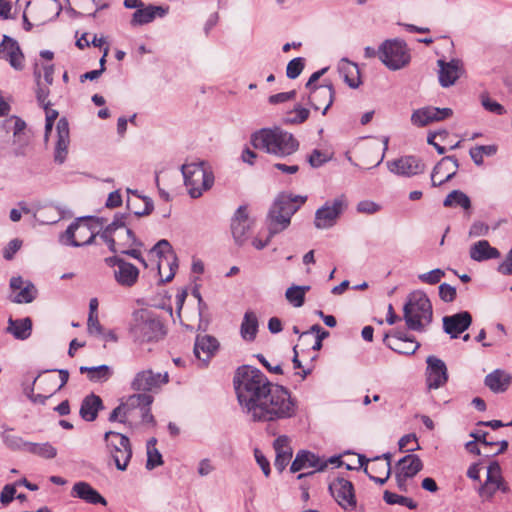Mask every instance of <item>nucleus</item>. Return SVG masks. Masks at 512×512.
I'll return each instance as SVG.
<instances>
[{
	"label": "nucleus",
	"mask_w": 512,
	"mask_h": 512,
	"mask_svg": "<svg viewBox=\"0 0 512 512\" xmlns=\"http://www.w3.org/2000/svg\"><path fill=\"white\" fill-rule=\"evenodd\" d=\"M239 378L235 384L237 397L242 409L254 418V409L261 405L274 384L269 382L267 377L258 369L243 366L238 369Z\"/></svg>",
	"instance_id": "obj_1"
},
{
	"label": "nucleus",
	"mask_w": 512,
	"mask_h": 512,
	"mask_svg": "<svg viewBox=\"0 0 512 512\" xmlns=\"http://www.w3.org/2000/svg\"><path fill=\"white\" fill-rule=\"evenodd\" d=\"M306 201V197L292 194L281 193L274 200L268 214L269 234L265 241L255 238L252 245L261 250L268 245L271 238L285 230L291 222V217L297 212L300 206Z\"/></svg>",
	"instance_id": "obj_2"
},
{
	"label": "nucleus",
	"mask_w": 512,
	"mask_h": 512,
	"mask_svg": "<svg viewBox=\"0 0 512 512\" xmlns=\"http://www.w3.org/2000/svg\"><path fill=\"white\" fill-rule=\"evenodd\" d=\"M270 389L265 400L254 409L252 420L255 422L278 421L291 418L296 413V402L286 388L275 384Z\"/></svg>",
	"instance_id": "obj_3"
},
{
	"label": "nucleus",
	"mask_w": 512,
	"mask_h": 512,
	"mask_svg": "<svg viewBox=\"0 0 512 512\" xmlns=\"http://www.w3.org/2000/svg\"><path fill=\"white\" fill-rule=\"evenodd\" d=\"M251 142L256 149L264 150L278 157L292 155L299 148L297 139L291 133L278 127L257 131L252 135Z\"/></svg>",
	"instance_id": "obj_4"
},
{
	"label": "nucleus",
	"mask_w": 512,
	"mask_h": 512,
	"mask_svg": "<svg viewBox=\"0 0 512 512\" xmlns=\"http://www.w3.org/2000/svg\"><path fill=\"white\" fill-rule=\"evenodd\" d=\"M432 305L424 292L414 291L407 297L403 307V318L408 329L423 332L432 322Z\"/></svg>",
	"instance_id": "obj_5"
},
{
	"label": "nucleus",
	"mask_w": 512,
	"mask_h": 512,
	"mask_svg": "<svg viewBox=\"0 0 512 512\" xmlns=\"http://www.w3.org/2000/svg\"><path fill=\"white\" fill-rule=\"evenodd\" d=\"M130 332L139 342L157 341L165 334L160 318L149 309H139L133 313Z\"/></svg>",
	"instance_id": "obj_6"
},
{
	"label": "nucleus",
	"mask_w": 512,
	"mask_h": 512,
	"mask_svg": "<svg viewBox=\"0 0 512 512\" xmlns=\"http://www.w3.org/2000/svg\"><path fill=\"white\" fill-rule=\"evenodd\" d=\"M185 186L192 198L200 197L214 183V175L205 162H193L181 167Z\"/></svg>",
	"instance_id": "obj_7"
},
{
	"label": "nucleus",
	"mask_w": 512,
	"mask_h": 512,
	"mask_svg": "<svg viewBox=\"0 0 512 512\" xmlns=\"http://www.w3.org/2000/svg\"><path fill=\"white\" fill-rule=\"evenodd\" d=\"M126 216L116 215L113 222L107 225L101 233V238L108 244L112 252H116V246L120 248L141 245L133 231L127 226Z\"/></svg>",
	"instance_id": "obj_8"
},
{
	"label": "nucleus",
	"mask_w": 512,
	"mask_h": 512,
	"mask_svg": "<svg viewBox=\"0 0 512 512\" xmlns=\"http://www.w3.org/2000/svg\"><path fill=\"white\" fill-rule=\"evenodd\" d=\"M378 55L383 64L391 70H399L410 62L409 50L400 40H386L380 46Z\"/></svg>",
	"instance_id": "obj_9"
},
{
	"label": "nucleus",
	"mask_w": 512,
	"mask_h": 512,
	"mask_svg": "<svg viewBox=\"0 0 512 512\" xmlns=\"http://www.w3.org/2000/svg\"><path fill=\"white\" fill-rule=\"evenodd\" d=\"M104 439L117 469L121 471L126 470L132 456L128 437L118 432L108 431L105 433Z\"/></svg>",
	"instance_id": "obj_10"
},
{
	"label": "nucleus",
	"mask_w": 512,
	"mask_h": 512,
	"mask_svg": "<svg viewBox=\"0 0 512 512\" xmlns=\"http://www.w3.org/2000/svg\"><path fill=\"white\" fill-rule=\"evenodd\" d=\"M150 254L159 257L158 271L162 280L164 282L171 281L175 275L178 264L177 257L170 243L165 239L158 241L150 250Z\"/></svg>",
	"instance_id": "obj_11"
},
{
	"label": "nucleus",
	"mask_w": 512,
	"mask_h": 512,
	"mask_svg": "<svg viewBox=\"0 0 512 512\" xmlns=\"http://www.w3.org/2000/svg\"><path fill=\"white\" fill-rule=\"evenodd\" d=\"M346 206L347 202L344 195L335 198L331 202H326L315 213V227L318 229H328L334 226Z\"/></svg>",
	"instance_id": "obj_12"
},
{
	"label": "nucleus",
	"mask_w": 512,
	"mask_h": 512,
	"mask_svg": "<svg viewBox=\"0 0 512 512\" xmlns=\"http://www.w3.org/2000/svg\"><path fill=\"white\" fill-rule=\"evenodd\" d=\"M329 491L335 501L344 509H354L357 501L353 484L344 478H336L329 484Z\"/></svg>",
	"instance_id": "obj_13"
},
{
	"label": "nucleus",
	"mask_w": 512,
	"mask_h": 512,
	"mask_svg": "<svg viewBox=\"0 0 512 512\" xmlns=\"http://www.w3.org/2000/svg\"><path fill=\"white\" fill-rule=\"evenodd\" d=\"M168 373H155L151 369L138 372L131 382V388L135 391L144 393L159 389L162 385L168 383Z\"/></svg>",
	"instance_id": "obj_14"
},
{
	"label": "nucleus",
	"mask_w": 512,
	"mask_h": 512,
	"mask_svg": "<svg viewBox=\"0 0 512 512\" xmlns=\"http://www.w3.org/2000/svg\"><path fill=\"white\" fill-rule=\"evenodd\" d=\"M108 265L115 267L114 277L116 282L124 287H132L138 280L139 270L133 264L118 257L106 259Z\"/></svg>",
	"instance_id": "obj_15"
},
{
	"label": "nucleus",
	"mask_w": 512,
	"mask_h": 512,
	"mask_svg": "<svg viewBox=\"0 0 512 512\" xmlns=\"http://www.w3.org/2000/svg\"><path fill=\"white\" fill-rule=\"evenodd\" d=\"M497 490L507 493L509 488L501 477L499 464L497 462H492L488 466L487 479L479 489V494L483 500H490Z\"/></svg>",
	"instance_id": "obj_16"
},
{
	"label": "nucleus",
	"mask_w": 512,
	"mask_h": 512,
	"mask_svg": "<svg viewBox=\"0 0 512 512\" xmlns=\"http://www.w3.org/2000/svg\"><path fill=\"white\" fill-rule=\"evenodd\" d=\"M94 234L90 231L85 220H79L72 223L61 236V241L65 245L79 247L90 244Z\"/></svg>",
	"instance_id": "obj_17"
},
{
	"label": "nucleus",
	"mask_w": 512,
	"mask_h": 512,
	"mask_svg": "<svg viewBox=\"0 0 512 512\" xmlns=\"http://www.w3.org/2000/svg\"><path fill=\"white\" fill-rule=\"evenodd\" d=\"M437 65L439 67V83L444 88L454 85L465 72L463 62L460 59H451L448 62L439 59Z\"/></svg>",
	"instance_id": "obj_18"
},
{
	"label": "nucleus",
	"mask_w": 512,
	"mask_h": 512,
	"mask_svg": "<svg viewBox=\"0 0 512 512\" xmlns=\"http://www.w3.org/2000/svg\"><path fill=\"white\" fill-rule=\"evenodd\" d=\"M426 381L429 389H438L448 380L447 367L443 360L430 355L426 359Z\"/></svg>",
	"instance_id": "obj_19"
},
{
	"label": "nucleus",
	"mask_w": 512,
	"mask_h": 512,
	"mask_svg": "<svg viewBox=\"0 0 512 512\" xmlns=\"http://www.w3.org/2000/svg\"><path fill=\"white\" fill-rule=\"evenodd\" d=\"M59 373L60 384H57V376L49 375L41 379V384H52L50 389H47V395L35 394L34 388L30 387L26 390L27 397L34 403L45 404V401L50 398L55 392L64 387L69 379V372L64 369L57 370Z\"/></svg>",
	"instance_id": "obj_20"
},
{
	"label": "nucleus",
	"mask_w": 512,
	"mask_h": 512,
	"mask_svg": "<svg viewBox=\"0 0 512 512\" xmlns=\"http://www.w3.org/2000/svg\"><path fill=\"white\" fill-rule=\"evenodd\" d=\"M326 467L327 462H324L317 455L306 450H301L296 454V457L291 464L290 471L295 473L303 469L313 468L314 470L312 472L307 473V475H310L315 471H323ZM304 476H306V474H300L298 479H301Z\"/></svg>",
	"instance_id": "obj_21"
},
{
	"label": "nucleus",
	"mask_w": 512,
	"mask_h": 512,
	"mask_svg": "<svg viewBox=\"0 0 512 512\" xmlns=\"http://www.w3.org/2000/svg\"><path fill=\"white\" fill-rule=\"evenodd\" d=\"M458 167V160L454 156L443 157L431 173L432 185L437 187L451 180L456 175Z\"/></svg>",
	"instance_id": "obj_22"
},
{
	"label": "nucleus",
	"mask_w": 512,
	"mask_h": 512,
	"mask_svg": "<svg viewBox=\"0 0 512 512\" xmlns=\"http://www.w3.org/2000/svg\"><path fill=\"white\" fill-rule=\"evenodd\" d=\"M356 462L358 463V466L347 465L346 469L353 470L364 467V472L369 477L375 475L390 476L391 464L389 454H384L383 457H376L375 459H373L370 465H368V461L365 459L364 456L358 455Z\"/></svg>",
	"instance_id": "obj_23"
},
{
	"label": "nucleus",
	"mask_w": 512,
	"mask_h": 512,
	"mask_svg": "<svg viewBox=\"0 0 512 512\" xmlns=\"http://www.w3.org/2000/svg\"><path fill=\"white\" fill-rule=\"evenodd\" d=\"M56 137L54 161L58 164H62L66 160L70 144L69 123L66 118H60L58 120L56 125Z\"/></svg>",
	"instance_id": "obj_24"
},
{
	"label": "nucleus",
	"mask_w": 512,
	"mask_h": 512,
	"mask_svg": "<svg viewBox=\"0 0 512 512\" xmlns=\"http://www.w3.org/2000/svg\"><path fill=\"white\" fill-rule=\"evenodd\" d=\"M392 173L404 176H413L422 173L425 165L416 156H404L387 163Z\"/></svg>",
	"instance_id": "obj_25"
},
{
	"label": "nucleus",
	"mask_w": 512,
	"mask_h": 512,
	"mask_svg": "<svg viewBox=\"0 0 512 512\" xmlns=\"http://www.w3.org/2000/svg\"><path fill=\"white\" fill-rule=\"evenodd\" d=\"M0 57L7 60L16 70H22L24 67V55L16 40L4 35L0 43Z\"/></svg>",
	"instance_id": "obj_26"
},
{
	"label": "nucleus",
	"mask_w": 512,
	"mask_h": 512,
	"mask_svg": "<svg viewBox=\"0 0 512 512\" xmlns=\"http://www.w3.org/2000/svg\"><path fill=\"white\" fill-rule=\"evenodd\" d=\"M310 104L315 110L323 108L322 114L325 115L333 103L334 89L332 84L314 86L310 91Z\"/></svg>",
	"instance_id": "obj_27"
},
{
	"label": "nucleus",
	"mask_w": 512,
	"mask_h": 512,
	"mask_svg": "<svg viewBox=\"0 0 512 512\" xmlns=\"http://www.w3.org/2000/svg\"><path fill=\"white\" fill-rule=\"evenodd\" d=\"M383 341L391 350L404 355L414 354L420 346L414 338L405 337L402 332H396L392 336L386 334Z\"/></svg>",
	"instance_id": "obj_28"
},
{
	"label": "nucleus",
	"mask_w": 512,
	"mask_h": 512,
	"mask_svg": "<svg viewBox=\"0 0 512 512\" xmlns=\"http://www.w3.org/2000/svg\"><path fill=\"white\" fill-rule=\"evenodd\" d=\"M472 317L469 312L463 311L443 318V329L451 336L457 338L471 325Z\"/></svg>",
	"instance_id": "obj_29"
},
{
	"label": "nucleus",
	"mask_w": 512,
	"mask_h": 512,
	"mask_svg": "<svg viewBox=\"0 0 512 512\" xmlns=\"http://www.w3.org/2000/svg\"><path fill=\"white\" fill-rule=\"evenodd\" d=\"M219 347L218 340L210 335L197 336L194 345V354L206 366L210 358Z\"/></svg>",
	"instance_id": "obj_30"
},
{
	"label": "nucleus",
	"mask_w": 512,
	"mask_h": 512,
	"mask_svg": "<svg viewBox=\"0 0 512 512\" xmlns=\"http://www.w3.org/2000/svg\"><path fill=\"white\" fill-rule=\"evenodd\" d=\"M273 447L276 453V458L274 462L275 468L279 472H282L292 458V448L290 446V439L285 435L279 436L274 441Z\"/></svg>",
	"instance_id": "obj_31"
},
{
	"label": "nucleus",
	"mask_w": 512,
	"mask_h": 512,
	"mask_svg": "<svg viewBox=\"0 0 512 512\" xmlns=\"http://www.w3.org/2000/svg\"><path fill=\"white\" fill-rule=\"evenodd\" d=\"M167 13V9L162 6L143 5L132 14L131 25L141 26L151 23L157 16L163 17Z\"/></svg>",
	"instance_id": "obj_32"
},
{
	"label": "nucleus",
	"mask_w": 512,
	"mask_h": 512,
	"mask_svg": "<svg viewBox=\"0 0 512 512\" xmlns=\"http://www.w3.org/2000/svg\"><path fill=\"white\" fill-rule=\"evenodd\" d=\"M500 251L492 247L487 240H479L470 246L469 256L476 262H483L500 257Z\"/></svg>",
	"instance_id": "obj_33"
},
{
	"label": "nucleus",
	"mask_w": 512,
	"mask_h": 512,
	"mask_svg": "<svg viewBox=\"0 0 512 512\" xmlns=\"http://www.w3.org/2000/svg\"><path fill=\"white\" fill-rule=\"evenodd\" d=\"M249 229L250 224L246 209L241 206L237 209L231 223L232 235L238 244H242L245 241Z\"/></svg>",
	"instance_id": "obj_34"
},
{
	"label": "nucleus",
	"mask_w": 512,
	"mask_h": 512,
	"mask_svg": "<svg viewBox=\"0 0 512 512\" xmlns=\"http://www.w3.org/2000/svg\"><path fill=\"white\" fill-rule=\"evenodd\" d=\"M72 494L90 504H107L105 498L87 482L75 483L72 487Z\"/></svg>",
	"instance_id": "obj_35"
},
{
	"label": "nucleus",
	"mask_w": 512,
	"mask_h": 512,
	"mask_svg": "<svg viewBox=\"0 0 512 512\" xmlns=\"http://www.w3.org/2000/svg\"><path fill=\"white\" fill-rule=\"evenodd\" d=\"M512 377L504 370L496 369L486 375L484 384L494 393H503L510 386Z\"/></svg>",
	"instance_id": "obj_36"
},
{
	"label": "nucleus",
	"mask_w": 512,
	"mask_h": 512,
	"mask_svg": "<svg viewBox=\"0 0 512 512\" xmlns=\"http://www.w3.org/2000/svg\"><path fill=\"white\" fill-rule=\"evenodd\" d=\"M153 402V397L147 393H138L130 395L124 402L121 403L124 409V418H133L134 412L146 406H150Z\"/></svg>",
	"instance_id": "obj_37"
},
{
	"label": "nucleus",
	"mask_w": 512,
	"mask_h": 512,
	"mask_svg": "<svg viewBox=\"0 0 512 512\" xmlns=\"http://www.w3.org/2000/svg\"><path fill=\"white\" fill-rule=\"evenodd\" d=\"M398 466V474L412 478L422 470L423 463L417 455L408 454L398 461Z\"/></svg>",
	"instance_id": "obj_38"
},
{
	"label": "nucleus",
	"mask_w": 512,
	"mask_h": 512,
	"mask_svg": "<svg viewBox=\"0 0 512 512\" xmlns=\"http://www.w3.org/2000/svg\"><path fill=\"white\" fill-rule=\"evenodd\" d=\"M103 407L99 396L90 394L86 396L80 407V415L85 421H94L97 418L98 411Z\"/></svg>",
	"instance_id": "obj_39"
},
{
	"label": "nucleus",
	"mask_w": 512,
	"mask_h": 512,
	"mask_svg": "<svg viewBox=\"0 0 512 512\" xmlns=\"http://www.w3.org/2000/svg\"><path fill=\"white\" fill-rule=\"evenodd\" d=\"M1 438L4 445L13 451H26L28 441L14 433V429L7 425H2Z\"/></svg>",
	"instance_id": "obj_40"
},
{
	"label": "nucleus",
	"mask_w": 512,
	"mask_h": 512,
	"mask_svg": "<svg viewBox=\"0 0 512 512\" xmlns=\"http://www.w3.org/2000/svg\"><path fill=\"white\" fill-rule=\"evenodd\" d=\"M33 216L40 224H54L61 219L60 210L52 204L37 207Z\"/></svg>",
	"instance_id": "obj_41"
},
{
	"label": "nucleus",
	"mask_w": 512,
	"mask_h": 512,
	"mask_svg": "<svg viewBox=\"0 0 512 512\" xmlns=\"http://www.w3.org/2000/svg\"><path fill=\"white\" fill-rule=\"evenodd\" d=\"M127 208L137 217L149 215L153 210V202L148 197L134 193V198H128Z\"/></svg>",
	"instance_id": "obj_42"
},
{
	"label": "nucleus",
	"mask_w": 512,
	"mask_h": 512,
	"mask_svg": "<svg viewBox=\"0 0 512 512\" xmlns=\"http://www.w3.org/2000/svg\"><path fill=\"white\" fill-rule=\"evenodd\" d=\"M258 318L253 311H246L240 326L241 337L245 341H253L258 332Z\"/></svg>",
	"instance_id": "obj_43"
},
{
	"label": "nucleus",
	"mask_w": 512,
	"mask_h": 512,
	"mask_svg": "<svg viewBox=\"0 0 512 512\" xmlns=\"http://www.w3.org/2000/svg\"><path fill=\"white\" fill-rule=\"evenodd\" d=\"M339 72L343 76L344 81L351 87L357 88L360 84V72L358 66L346 59L339 64Z\"/></svg>",
	"instance_id": "obj_44"
},
{
	"label": "nucleus",
	"mask_w": 512,
	"mask_h": 512,
	"mask_svg": "<svg viewBox=\"0 0 512 512\" xmlns=\"http://www.w3.org/2000/svg\"><path fill=\"white\" fill-rule=\"evenodd\" d=\"M32 330V321L30 318H23L18 320L9 319V327L8 331L13 334V336L20 340L27 339Z\"/></svg>",
	"instance_id": "obj_45"
},
{
	"label": "nucleus",
	"mask_w": 512,
	"mask_h": 512,
	"mask_svg": "<svg viewBox=\"0 0 512 512\" xmlns=\"http://www.w3.org/2000/svg\"><path fill=\"white\" fill-rule=\"evenodd\" d=\"M26 451L44 459H53L57 455V449L49 442H29Z\"/></svg>",
	"instance_id": "obj_46"
},
{
	"label": "nucleus",
	"mask_w": 512,
	"mask_h": 512,
	"mask_svg": "<svg viewBox=\"0 0 512 512\" xmlns=\"http://www.w3.org/2000/svg\"><path fill=\"white\" fill-rule=\"evenodd\" d=\"M309 290L310 286L293 285L286 290L285 297L294 307H301L305 301V294Z\"/></svg>",
	"instance_id": "obj_47"
},
{
	"label": "nucleus",
	"mask_w": 512,
	"mask_h": 512,
	"mask_svg": "<svg viewBox=\"0 0 512 512\" xmlns=\"http://www.w3.org/2000/svg\"><path fill=\"white\" fill-rule=\"evenodd\" d=\"M80 372L82 374L87 373L88 378L91 381H105L111 376V370L107 365H100L95 367L81 366Z\"/></svg>",
	"instance_id": "obj_48"
},
{
	"label": "nucleus",
	"mask_w": 512,
	"mask_h": 512,
	"mask_svg": "<svg viewBox=\"0 0 512 512\" xmlns=\"http://www.w3.org/2000/svg\"><path fill=\"white\" fill-rule=\"evenodd\" d=\"M443 205L445 207L460 206L464 209H469L471 201L469 197L460 190H453L445 198Z\"/></svg>",
	"instance_id": "obj_49"
},
{
	"label": "nucleus",
	"mask_w": 512,
	"mask_h": 512,
	"mask_svg": "<svg viewBox=\"0 0 512 512\" xmlns=\"http://www.w3.org/2000/svg\"><path fill=\"white\" fill-rule=\"evenodd\" d=\"M37 295V289L34 284L30 281L26 282L24 287L19 290V292L12 299L13 302L22 304V303H31Z\"/></svg>",
	"instance_id": "obj_50"
},
{
	"label": "nucleus",
	"mask_w": 512,
	"mask_h": 512,
	"mask_svg": "<svg viewBox=\"0 0 512 512\" xmlns=\"http://www.w3.org/2000/svg\"><path fill=\"white\" fill-rule=\"evenodd\" d=\"M432 111V107H425L415 110L411 115V122L419 127H423L431 122H434Z\"/></svg>",
	"instance_id": "obj_51"
},
{
	"label": "nucleus",
	"mask_w": 512,
	"mask_h": 512,
	"mask_svg": "<svg viewBox=\"0 0 512 512\" xmlns=\"http://www.w3.org/2000/svg\"><path fill=\"white\" fill-rule=\"evenodd\" d=\"M384 500L388 504H391V505L399 504L402 506H406L409 509H415L417 507V503L415 501H413L411 498L401 496V495H398L396 493H392L389 491L384 492Z\"/></svg>",
	"instance_id": "obj_52"
},
{
	"label": "nucleus",
	"mask_w": 512,
	"mask_h": 512,
	"mask_svg": "<svg viewBox=\"0 0 512 512\" xmlns=\"http://www.w3.org/2000/svg\"><path fill=\"white\" fill-rule=\"evenodd\" d=\"M309 117V110L303 108L301 106L295 107L294 110L288 113L287 118L285 119L286 123L290 124H300L306 121Z\"/></svg>",
	"instance_id": "obj_53"
},
{
	"label": "nucleus",
	"mask_w": 512,
	"mask_h": 512,
	"mask_svg": "<svg viewBox=\"0 0 512 512\" xmlns=\"http://www.w3.org/2000/svg\"><path fill=\"white\" fill-rule=\"evenodd\" d=\"M4 128L7 131L12 130L14 137H20V134L26 128V123L19 117L13 116L4 121Z\"/></svg>",
	"instance_id": "obj_54"
},
{
	"label": "nucleus",
	"mask_w": 512,
	"mask_h": 512,
	"mask_svg": "<svg viewBox=\"0 0 512 512\" xmlns=\"http://www.w3.org/2000/svg\"><path fill=\"white\" fill-rule=\"evenodd\" d=\"M481 104L485 110L497 115H502L506 112L505 108L500 103L491 99L487 94L481 95Z\"/></svg>",
	"instance_id": "obj_55"
},
{
	"label": "nucleus",
	"mask_w": 512,
	"mask_h": 512,
	"mask_svg": "<svg viewBox=\"0 0 512 512\" xmlns=\"http://www.w3.org/2000/svg\"><path fill=\"white\" fill-rule=\"evenodd\" d=\"M304 69V59L301 57L292 59L286 68V75L290 79L297 78Z\"/></svg>",
	"instance_id": "obj_56"
},
{
	"label": "nucleus",
	"mask_w": 512,
	"mask_h": 512,
	"mask_svg": "<svg viewBox=\"0 0 512 512\" xmlns=\"http://www.w3.org/2000/svg\"><path fill=\"white\" fill-rule=\"evenodd\" d=\"M444 276H445V272L440 268H436L429 272L420 274L418 276V278L423 283L434 285V284L439 283Z\"/></svg>",
	"instance_id": "obj_57"
},
{
	"label": "nucleus",
	"mask_w": 512,
	"mask_h": 512,
	"mask_svg": "<svg viewBox=\"0 0 512 512\" xmlns=\"http://www.w3.org/2000/svg\"><path fill=\"white\" fill-rule=\"evenodd\" d=\"M329 159L330 158L326 153L318 149H315L309 155L308 162L313 168H318L322 166L324 163H326Z\"/></svg>",
	"instance_id": "obj_58"
},
{
	"label": "nucleus",
	"mask_w": 512,
	"mask_h": 512,
	"mask_svg": "<svg viewBox=\"0 0 512 512\" xmlns=\"http://www.w3.org/2000/svg\"><path fill=\"white\" fill-rule=\"evenodd\" d=\"M163 464L162 455L158 449L147 450L146 468L152 470Z\"/></svg>",
	"instance_id": "obj_59"
},
{
	"label": "nucleus",
	"mask_w": 512,
	"mask_h": 512,
	"mask_svg": "<svg viewBox=\"0 0 512 512\" xmlns=\"http://www.w3.org/2000/svg\"><path fill=\"white\" fill-rule=\"evenodd\" d=\"M439 296L444 302H452L456 297V288L447 283H442L439 285Z\"/></svg>",
	"instance_id": "obj_60"
},
{
	"label": "nucleus",
	"mask_w": 512,
	"mask_h": 512,
	"mask_svg": "<svg viewBox=\"0 0 512 512\" xmlns=\"http://www.w3.org/2000/svg\"><path fill=\"white\" fill-rule=\"evenodd\" d=\"M399 447H400V449L407 448V451H411V452L420 449V446L417 443V438H416L415 434H408V435L403 436L399 440Z\"/></svg>",
	"instance_id": "obj_61"
},
{
	"label": "nucleus",
	"mask_w": 512,
	"mask_h": 512,
	"mask_svg": "<svg viewBox=\"0 0 512 512\" xmlns=\"http://www.w3.org/2000/svg\"><path fill=\"white\" fill-rule=\"evenodd\" d=\"M356 209L359 213L371 215L380 210V205L370 200H363L357 204Z\"/></svg>",
	"instance_id": "obj_62"
},
{
	"label": "nucleus",
	"mask_w": 512,
	"mask_h": 512,
	"mask_svg": "<svg viewBox=\"0 0 512 512\" xmlns=\"http://www.w3.org/2000/svg\"><path fill=\"white\" fill-rule=\"evenodd\" d=\"M22 246V241L15 238V239H12L8 244L7 246L4 248L3 250V257L6 259V260H11L13 259L14 255L16 254V252L21 248Z\"/></svg>",
	"instance_id": "obj_63"
},
{
	"label": "nucleus",
	"mask_w": 512,
	"mask_h": 512,
	"mask_svg": "<svg viewBox=\"0 0 512 512\" xmlns=\"http://www.w3.org/2000/svg\"><path fill=\"white\" fill-rule=\"evenodd\" d=\"M497 271L503 275H512V248L505 259L498 265Z\"/></svg>",
	"instance_id": "obj_64"
}]
</instances>
